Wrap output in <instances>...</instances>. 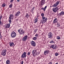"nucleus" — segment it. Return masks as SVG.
Instances as JSON below:
<instances>
[{
  "label": "nucleus",
  "mask_w": 64,
  "mask_h": 64,
  "mask_svg": "<svg viewBox=\"0 0 64 64\" xmlns=\"http://www.w3.org/2000/svg\"><path fill=\"white\" fill-rule=\"evenodd\" d=\"M41 16L42 17V20H41V21L42 22V24L45 23V22L47 21V18H45L44 16V13H42L41 14Z\"/></svg>",
  "instance_id": "1"
},
{
  "label": "nucleus",
  "mask_w": 64,
  "mask_h": 64,
  "mask_svg": "<svg viewBox=\"0 0 64 64\" xmlns=\"http://www.w3.org/2000/svg\"><path fill=\"white\" fill-rule=\"evenodd\" d=\"M39 54H40V52H37L36 50H34L32 51V54L34 56H36V55H38Z\"/></svg>",
  "instance_id": "2"
},
{
  "label": "nucleus",
  "mask_w": 64,
  "mask_h": 64,
  "mask_svg": "<svg viewBox=\"0 0 64 64\" xmlns=\"http://www.w3.org/2000/svg\"><path fill=\"white\" fill-rule=\"evenodd\" d=\"M6 49L3 50L1 52V54L2 56H5L6 54Z\"/></svg>",
  "instance_id": "3"
},
{
  "label": "nucleus",
  "mask_w": 64,
  "mask_h": 64,
  "mask_svg": "<svg viewBox=\"0 0 64 64\" xmlns=\"http://www.w3.org/2000/svg\"><path fill=\"white\" fill-rule=\"evenodd\" d=\"M11 36L12 38H14L16 36V33L15 32H13L11 33Z\"/></svg>",
  "instance_id": "4"
},
{
  "label": "nucleus",
  "mask_w": 64,
  "mask_h": 64,
  "mask_svg": "<svg viewBox=\"0 0 64 64\" xmlns=\"http://www.w3.org/2000/svg\"><path fill=\"white\" fill-rule=\"evenodd\" d=\"M14 16L12 14H10V17L9 18V22L10 23H11V19H13Z\"/></svg>",
  "instance_id": "5"
},
{
  "label": "nucleus",
  "mask_w": 64,
  "mask_h": 64,
  "mask_svg": "<svg viewBox=\"0 0 64 64\" xmlns=\"http://www.w3.org/2000/svg\"><path fill=\"white\" fill-rule=\"evenodd\" d=\"M18 31L20 34H24L25 31L23 30H22L21 31H20V30H18Z\"/></svg>",
  "instance_id": "6"
},
{
  "label": "nucleus",
  "mask_w": 64,
  "mask_h": 64,
  "mask_svg": "<svg viewBox=\"0 0 64 64\" xmlns=\"http://www.w3.org/2000/svg\"><path fill=\"white\" fill-rule=\"evenodd\" d=\"M48 38H52V36H53V34L52 33V32H50L48 33Z\"/></svg>",
  "instance_id": "7"
},
{
  "label": "nucleus",
  "mask_w": 64,
  "mask_h": 64,
  "mask_svg": "<svg viewBox=\"0 0 64 64\" xmlns=\"http://www.w3.org/2000/svg\"><path fill=\"white\" fill-rule=\"evenodd\" d=\"M31 44L33 47H35L36 46V42L33 40L31 41Z\"/></svg>",
  "instance_id": "8"
},
{
  "label": "nucleus",
  "mask_w": 64,
  "mask_h": 64,
  "mask_svg": "<svg viewBox=\"0 0 64 64\" xmlns=\"http://www.w3.org/2000/svg\"><path fill=\"white\" fill-rule=\"evenodd\" d=\"M26 52H24L22 55L21 58H26Z\"/></svg>",
  "instance_id": "9"
},
{
  "label": "nucleus",
  "mask_w": 64,
  "mask_h": 64,
  "mask_svg": "<svg viewBox=\"0 0 64 64\" xmlns=\"http://www.w3.org/2000/svg\"><path fill=\"white\" fill-rule=\"evenodd\" d=\"M58 10V8L56 7V8H54L52 9V10L54 12H56Z\"/></svg>",
  "instance_id": "10"
},
{
  "label": "nucleus",
  "mask_w": 64,
  "mask_h": 64,
  "mask_svg": "<svg viewBox=\"0 0 64 64\" xmlns=\"http://www.w3.org/2000/svg\"><path fill=\"white\" fill-rule=\"evenodd\" d=\"M59 3H60V2L57 1L55 4H53L52 7H56V6H57L59 4Z\"/></svg>",
  "instance_id": "11"
},
{
  "label": "nucleus",
  "mask_w": 64,
  "mask_h": 64,
  "mask_svg": "<svg viewBox=\"0 0 64 64\" xmlns=\"http://www.w3.org/2000/svg\"><path fill=\"white\" fill-rule=\"evenodd\" d=\"M28 36L27 35L25 36L23 38L22 40L23 41H26V40L27 39Z\"/></svg>",
  "instance_id": "12"
},
{
  "label": "nucleus",
  "mask_w": 64,
  "mask_h": 64,
  "mask_svg": "<svg viewBox=\"0 0 64 64\" xmlns=\"http://www.w3.org/2000/svg\"><path fill=\"white\" fill-rule=\"evenodd\" d=\"M45 2V0H42L40 2V4L42 6L43 5Z\"/></svg>",
  "instance_id": "13"
},
{
  "label": "nucleus",
  "mask_w": 64,
  "mask_h": 64,
  "mask_svg": "<svg viewBox=\"0 0 64 64\" xmlns=\"http://www.w3.org/2000/svg\"><path fill=\"white\" fill-rule=\"evenodd\" d=\"M49 51L48 50H46L44 51V55H47V54H49Z\"/></svg>",
  "instance_id": "14"
},
{
  "label": "nucleus",
  "mask_w": 64,
  "mask_h": 64,
  "mask_svg": "<svg viewBox=\"0 0 64 64\" xmlns=\"http://www.w3.org/2000/svg\"><path fill=\"white\" fill-rule=\"evenodd\" d=\"M20 14V12L19 11H18V12H17L16 13L15 16H18Z\"/></svg>",
  "instance_id": "15"
},
{
  "label": "nucleus",
  "mask_w": 64,
  "mask_h": 64,
  "mask_svg": "<svg viewBox=\"0 0 64 64\" xmlns=\"http://www.w3.org/2000/svg\"><path fill=\"white\" fill-rule=\"evenodd\" d=\"M10 23L7 24H6L5 28H10Z\"/></svg>",
  "instance_id": "16"
},
{
  "label": "nucleus",
  "mask_w": 64,
  "mask_h": 64,
  "mask_svg": "<svg viewBox=\"0 0 64 64\" xmlns=\"http://www.w3.org/2000/svg\"><path fill=\"white\" fill-rule=\"evenodd\" d=\"M57 20V19L56 18L54 19L53 21V23L54 24H55V23H56L58 21Z\"/></svg>",
  "instance_id": "17"
},
{
  "label": "nucleus",
  "mask_w": 64,
  "mask_h": 64,
  "mask_svg": "<svg viewBox=\"0 0 64 64\" xmlns=\"http://www.w3.org/2000/svg\"><path fill=\"white\" fill-rule=\"evenodd\" d=\"M2 16H0V25L1 26L2 25V23L1 22V19H2Z\"/></svg>",
  "instance_id": "18"
},
{
  "label": "nucleus",
  "mask_w": 64,
  "mask_h": 64,
  "mask_svg": "<svg viewBox=\"0 0 64 64\" xmlns=\"http://www.w3.org/2000/svg\"><path fill=\"white\" fill-rule=\"evenodd\" d=\"M6 64H10V60H7L6 61Z\"/></svg>",
  "instance_id": "19"
},
{
  "label": "nucleus",
  "mask_w": 64,
  "mask_h": 64,
  "mask_svg": "<svg viewBox=\"0 0 64 64\" xmlns=\"http://www.w3.org/2000/svg\"><path fill=\"white\" fill-rule=\"evenodd\" d=\"M47 8V6H46L44 8H41L42 10L44 11H45V10H46V9Z\"/></svg>",
  "instance_id": "20"
},
{
  "label": "nucleus",
  "mask_w": 64,
  "mask_h": 64,
  "mask_svg": "<svg viewBox=\"0 0 64 64\" xmlns=\"http://www.w3.org/2000/svg\"><path fill=\"white\" fill-rule=\"evenodd\" d=\"M60 16H62L63 15V11H62L59 14Z\"/></svg>",
  "instance_id": "21"
},
{
  "label": "nucleus",
  "mask_w": 64,
  "mask_h": 64,
  "mask_svg": "<svg viewBox=\"0 0 64 64\" xmlns=\"http://www.w3.org/2000/svg\"><path fill=\"white\" fill-rule=\"evenodd\" d=\"M13 45H14V43L13 42L12 43H10V46H13Z\"/></svg>",
  "instance_id": "22"
},
{
  "label": "nucleus",
  "mask_w": 64,
  "mask_h": 64,
  "mask_svg": "<svg viewBox=\"0 0 64 64\" xmlns=\"http://www.w3.org/2000/svg\"><path fill=\"white\" fill-rule=\"evenodd\" d=\"M6 6V4H5V3L3 4L2 5V6L3 7H5Z\"/></svg>",
  "instance_id": "23"
},
{
  "label": "nucleus",
  "mask_w": 64,
  "mask_h": 64,
  "mask_svg": "<svg viewBox=\"0 0 64 64\" xmlns=\"http://www.w3.org/2000/svg\"><path fill=\"white\" fill-rule=\"evenodd\" d=\"M56 38L57 39H58V40H59L60 39V36H57Z\"/></svg>",
  "instance_id": "24"
},
{
  "label": "nucleus",
  "mask_w": 64,
  "mask_h": 64,
  "mask_svg": "<svg viewBox=\"0 0 64 64\" xmlns=\"http://www.w3.org/2000/svg\"><path fill=\"white\" fill-rule=\"evenodd\" d=\"M38 21V19H37V18H36L35 20V22H34L35 23H36V22H37V21Z\"/></svg>",
  "instance_id": "25"
},
{
  "label": "nucleus",
  "mask_w": 64,
  "mask_h": 64,
  "mask_svg": "<svg viewBox=\"0 0 64 64\" xmlns=\"http://www.w3.org/2000/svg\"><path fill=\"white\" fill-rule=\"evenodd\" d=\"M57 25H58V26H57V27H60V24H59L58 22H57Z\"/></svg>",
  "instance_id": "26"
},
{
  "label": "nucleus",
  "mask_w": 64,
  "mask_h": 64,
  "mask_svg": "<svg viewBox=\"0 0 64 64\" xmlns=\"http://www.w3.org/2000/svg\"><path fill=\"white\" fill-rule=\"evenodd\" d=\"M52 48L54 49H56V46L54 45H53V48Z\"/></svg>",
  "instance_id": "27"
},
{
  "label": "nucleus",
  "mask_w": 64,
  "mask_h": 64,
  "mask_svg": "<svg viewBox=\"0 0 64 64\" xmlns=\"http://www.w3.org/2000/svg\"><path fill=\"white\" fill-rule=\"evenodd\" d=\"M26 18H28V17H29V15H28V14H26Z\"/></svg>",
  "instance_id": "28"
},
{
  "label": "nucleus",
  "mask_w": 64,
  "mask_h": 64,
  "mask_svg": "<svg viewBox=\"0 0 64 64\" xmlns=\"http://www.w3.org/2000/svg\"><path fill=\"white\" fill-rule=\"evenodd\" d=\"M33 40H36V39H37V38L36 37H34L33 38Z\"/></svg>",
  "instance_id": "29"
},
{
  "label": "nucleus",
  "mask_w": 64,
  "mask_h": 64,
  "mask_svg": "<svg viewBox=\"0 0 64 64\" xmlns=\"http://www.w3.org/2000/svg\"><path fill=\"white\" fill-rule=\"evenodd\" d=\"M38 35H39V34H36L35 35V36H36V37H38Z\"/></svg>",
  "instance_id": "30"
},
{
  "label": "nucleus",
  "mask_w": 64,
  "mask_h": 64,
  "mask_svg": "<svg viewBox=\"0 0 64 64\" xmlns=\"http://www.w3.org/2000/svg\"><path fill=\"white\" fill-rule=\"evenodd\" d=\"M58 53H56L55 54V56H58Z\"/></svg>",
  "instance_id": "31"
},
{
  "label": "nucleus",
  "mask_w": 64,
  "mask_h": 64,
  "mask_svg": "<svg viewBox=\"0 0 64 64\" xmlns=\"http://www.w3.org/2000/svg\"><path fill=\"white\" fill-rule=\"evenodd\" d=\"M12 7V4H10L9 6V7L10 8H11Z\"/></svg>",
  "instance_id": "32"
},
{
  "label": "nucleus",
  "mask_w": 64,
  "mask_h": 64,
  "mask_svg": "<svg viewBox=\"0 0 64 64\" xmlns=\"http://www.w3.org/2000/svg\"><path fill=\"white\" fill-rule=\"evenodd\" d=\"M50 48H53V45H52L50 46Z\"/></svg>",
  "instance_id": "33"
},
{
  "label": "nucleus",
  "mask_w": 64,
  "mask_h": 64,
  "mask_svg": "<svg viewBox=\"0 0 64 64\" xmlns=\"http://www.w3.org/2000/svg\"><path fill=\"white\" fill-rule=\"evenodd\" d=\"M31 12L32 13H33V9H32L31 10Z\"/></svg>",
  "instance_id": "34"
},
{
  "label": "nucleus",
  "mask_w": 64,
  "mask_h": 64,
  "mask_svg": "<svg viewBox=\"0 0 64 64\" xmlns=\"http://www.w3.org/2000/svg\"><path fill=\"white\" fill-rule=\"evenodd\" d=\"M53 40H52L51 41H50V43H53Z\"/></svg>",
  "instance_id": "35"
},
{
  "label": "nucleus",
  "mask_w": 64,
  "mask_h": 64,
  "mask_svg": "<svg viewBox=\"0 0 64 64\" xmlns=\"http://www.w3.org/2000/svg\"><path fill=\"white\" fill-rule=\"evenodd\" d=\"M30 52H28V55H30Z\"/></svg>",
  "instance_id": "36"
},
{
  "label": "nucleus",
  "mask_w": 64,
  "mask_h": 64,
  "mask_svg": "<svg viewBox=\"0 0 64 64\" xmlns=\"http://www.w3.org/2000/svg\"><path fill=\"white\" fill-rule=\"evenodd\" d=\"M0 38H2V36H1V32H0Z\"/></svg>",
  "instance_id": "37"
},
{
  "label": "nucleus",
  "mask_w": 64,
  "mask_h": 64,
  "mask_svg": "<svg viewBox=\"0 0 64 64\" xmlns=\"http://www.w3.org/2000/svg\"><path fill=\"white\" fill-rule=\"evenodd\" d=\"M23 63H24L23 61H22L21 62V64H23Z\"/></svg>",
  "instance_id": "38"
},
{
  "label": "nucleus",
  "mask_w": 64,
  "mask_h": 64,
  "mask_svg": "<svg viewBox=\"0 0 64 64\" xmlns=\"http://www.w3.org/2000/svg\"><path fill=\"white\" fill-rule=\"evenodd\" d=\"M13 0H11L10 1V3L12 2L13 1Z\"/></svg>",
  "instance_id": "39"
},
{
  "label": "nucleus",
  "mask_w": 64,
  "mask_h": 64,
  "mask_svg": "<svg viewBox=\"0 0 64 64\" xmlns=\"http://www.w3.org/2000/svg\"><path fill=\"white\" fill-rule=\"evenodd\" d=\"M36 31H37V30H34V32L35 33H36Z\"/></svg>",
  "instance_id": "40"
},
{
  "label": "nucleus",
  "mask_w": 64,
  "mask_h": 64,
  "mask_svg": "<svg viewBox=\"0 0 64 64\" xmlns=\"http://www.w3.org/2000/svg\"><path fill=\"white\" fill-rule=\"evenodd\" d=\"M34 9H35V7H34L32 9V10H33Z\"/></svg>",
  "instance_id": "41"
},
{
  "label": "nucleus",
  "mask_w": 64,
  "mask_h": 64,
  "mask_svg": "<svg viewBox=\"0 0 64 64\" xmlns=\"http://www.w3.org/2000/svg\"><path fill=\"white\" fill-rule=\"evenodd\" d=\"M17 1H18V2H19V1H20V0H16Z\"/></svg>",
  "instance_id": "42"
},
{
  "label": "nucleus",
  "mask_w": 64,
  "mask_h": 64,
  "mask_svg": "<svg viewBox=\"0 0 64 64\" xmlns=\"http://www.w3.org/2000/svg\"><path fill=\"white\" fill-rule=\"evenodd\" d=\"M50 8H51V7H52V6H50Z\"/></svg>",
  "instance_id": "43"
},
{
  "label": "nucleus",
  "mask_w": 64,
  "mask_h": 64,
  "mask_svg": "<svg viewBox=\"0 0 64 64\" xmlns=\"http://www.w3.org/2000/svg\"><path fill=\"white\" fill-rule=\"evenodd\" d=\"M63 15H64V12L63 11Z\"/></svg>",
  "instance_id": "44"
},
{
  "label": "nucleus",
  "mask_w": 64,
  "mask_h": 64,
  "mask_svg": "<svg viewBox=\"0 0 64 64\" xmlns=\"http://www.w3.org/2000/svg\"><path fill=\"white\" fill-rule=\"evenodd\" d=\"M55 64H58V63H56Z\"/></svg>",
  "instance_id": "45"
}]
</instances>
